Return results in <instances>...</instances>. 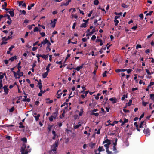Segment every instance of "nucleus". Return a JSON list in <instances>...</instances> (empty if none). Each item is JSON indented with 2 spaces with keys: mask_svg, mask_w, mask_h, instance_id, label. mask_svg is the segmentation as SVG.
<instances>
[{
  "mask_svg": "<svg viewBox=\"0 0 154 154\" xmlns=\"http://www.w3.org/2000/svg\"><path fill=\"white\" fill-rule=\"evenodd\" d=\"M26 144H23L21 149V154H27L28 152H30V149H26Z\"/></svg>",
  "mask_w": 154,
  "mask_h": 154,
  "instance_id": "1",
  "label": "nucleus"
},
{
  "mask_svg": "<svg viewBox=\"0 0 154 154\" xmlns=\"http://www.w3.org/2000/svg\"><path fill=\"white\" fill-rule=\"evenodd\" d=\"M13 72L16 78L19 79L20 77L23 76V72L20 71V69H18L17 72L14 71Z\"/></svg>",
  "mask_w": 154,
  "mask_h": 154,
  "instance_id": "2",
  "label": "nucleus"
},
{
  "mask_svg": "<svg viewBox=\"0 0 154 154\" xmlns=\"http://www.w3.org/2000/svg\"><path fill=\"white\" fill-rule=\"evenodd\" d=\"M143 132L145 134L146 136H148L150 134V131L149 129L148 128L144 129L143 130Z\"/></svg>",
  "mask_w": 154,
  "mask_h": 154,
  "instance_id": "3",
  "label": "nucleus"
},
{
  "mask_svg": "<svg viewBox=\"0 0 154 154\" xmlns=\"http://www.w3.org/2000/svg\"><path fill=\"white\" fill-rule=\"evenodd\" d=\"M66 2H63L61 3V6H67L68 5L69 3L71 2V0H68L66 1Z\"/></svg>",
  "mask_w": 154,
  "mask_h": 154,
  "instance_id": "4",
  "label": "nucleus"
},
{
  "mask_svg": "<svg viewBox=\"0 0 154 154\" xmlns=\"http://www.w3.org/2000/svg\"><path fill=\"white\" fill-rule=\"evenodd\" d=\"M3 88L4 90V91L5 92V94L6 95L8 94V87L7 86H4Z\"/></svg>",
  "mask_w": 154,
  "mask_h": 154,
  "instance_id": "5",
  "label": "nucleus"
},
{
  "mask_svg": "<svg viewBox=\"0 0 154 154\" xmlns=\"http://www.w3.org/2000/svg\"><path fill=\"white\" fill-rule=\"evenodd\" d=\"M109 100L112 102L114 104L116 103L117 102V99L116 98H111L109 99Z\"/></svg>",
  "mask_w": 154,
  "mask_h": 154,
  "instance_id": "6",
  "label": "nucleus"
},
{
  "mask_svg": "<svg viewBox=\"0 0 154 154\" xmlns=\"http://www.w3.org/2000/svg\"><path fill=\"white\" fill-rule=\"evenodd\" d=\"M84 65V64H82L79 66L77 67H76V68H74V69L76 70L77 71H79L81 69H82L83 68Z\"/></svg>",
  "mask_w": 154,
  "mask_h": 154,
  "instance_id": "7",
  "label": "nucleus"
},
{
  "mask_svg": "<svg viewBox=\"0 0 154 154\" xmlns=\"http://www.w3.org/2000/svg\"><path fill=\"white\" fill-rule=\"evenodd\" d=\"M62 93L61 90H59L57 93V95L58 96L57 97V98H59L60 96L61 95Z\"/></svg>",
  "mask_w": 154,
  "mask_h": 154,
  "instance_id": "8",
  "label": "nucleus"
},
{
  "mask_svg": "<svg viewBox=\"0 0 154 154\" xmlns=\"http://www.w3.org/2000/svg\"><path fill=\"white\" fill-rule=\"evenodd\" d=\"M111 143V142L110 140H108V139L105 140L103 142V144H110Z\"/></svg>",
  "mask_w": 154,
  "mask_h": 154,
  "instance_id": "9",
  "label": "nucleus"
},
{
  "mask_svg": "<svg viewBox=\"0 0 154 154\" xmlns=\"http://www.w3.org/2000/svg\"><path fill=\"white\" fill-rule=\"evenodd\" d=\"M58 115V111H56L55 112L53 113L51 116L54 118V119H55Z\"/></svg>",
  "mask_w": 154,
  "mask_h": 154,
  "instance_id": "10",
  "label": "nucleus"
},
{
  "mask_svg": "<svg viewBox=\"0 0 154 154\" xmlns=\"http://www.w3.org/2000/svg\"><path fill=\"white\" fill-rule=\"evenodd\" d=\"M46 103H53V100H50L49 98H47L45 99Z\"/></svg>",
  "mask_w": 154,
  "mask_h": 154,
  "instance_id": "11",
  "label": "nucleus"
},
{
  "mask_svg": "<svg viewBox=\"0 0 154 154\" xmlns=\"http://www.w3.org/2000/svg\"><path fill=\"white\" fill-rule=\"evenodd\" d=\"M98 21L96 19L94 22V24L95 25H100L102 23V21H101L100 22V23H98L97 22H98Z\"/></svg>",
  "mask_w": 154,
  "mask_h": 154,
  "instance_id": "12",
  "label": "nucleus"
},
{
  "mask_svg": "<svg viewBox=\"0 0 154 154\" xmlns=\"http://www.w3.org/2000/svg\"><path fill=\"white\" fill-rule=\"evenodd\" d=\"M17 59V56H14L10 58L9 60L11 61V62H12L14 61L15 60H16Z\"/></svg>",
  "mask_w": 154,
  "mask_h": 154,
  "instance_id": "13",
  "label": "nucleus"
},
{
  "mask_svg": "<svg viewBox=\"0 0 154 154\" xmlns=\"http://www.w3.org/2000/svg\"><path fill=\"white\" fill-rule=\"evenodd\" d=\"M52 134L53 135V137H52V139L53 140H55L56 136V132L54 130H53L52 131Z\"/></svg>",
  "mask_w": 154,
  "mask_h": 154,
  "instance_id": "14",
  "label": "nucleus"
},
{
  "mask_svg": "<svg viewBox=\"0 0 154 154\" xmlns=\"http://www.w3.org/2000/svg\"><path fill=\"white\" fill-rule=\"evenodd\" d=\"M98 150H99V151L101 152L105 151V149L103 146H99L98 148Z\"/></svg>",
  "mask_w": 154,
  "mask_h": 154,
  "instance_id": "15",
  "label": "nucleus"
},
{
  "mask_svg": "<svg viewBox=\"0 0 154 154\" xmlns=\"http://www.w3.org/2000/svg\"><path fill=\"white\" fill-rule=\"evenodd\" d=\"M48 72H46L42 75V77L43 78H45L47 76Z\"/></svg>",
  "mask_w": 154,
  "mask_h": 154,
  "instance_id": "16",
  "label": "nucleus"
},
{
  "mask_svg": "<svg viewBox=\"0 0 154 154\" xmlns=\"http://www.w3.org/2000/svg\"><path fill=\"white\" fill-rule=\"evenodd\" d=\"M95 31V27H94V28H93L92 31L89 32L88 34V35H92V34L94 33Z\"/></svg>",
  "mask_w": 154,
  "mask_h": 154,
  "instance_id": "17",
  "label": "nucleus"
},
{
  "mask_svg": "<svg viewBox=\"0 0 154 154\" xmlns=\"http://www.w3.org/2000/svg\"><path fill=\"white\" fill-rule=\"evenodd\" d=\"M134 125L136 127L137 129V130L139 131H140V129H139L138 128V125L137 122H134Z\"/></svg>",
  "mask_w": 154,
  "mask_h": 154,
  "instance_id": "18",
  "label": "nucleus"
},
{
  "mask_svg": "<svg viewBox=\"0 0 154 154\" xmlns=\"http://www.w3.org/2000/svg\"><path fill=\"white\" fill-rule=\"evenodd\" d=\"M41 44L42 45H45L46 44H47L48 42V40L47 38H45L44 41H42Z\"/></svg>",
  "mask_w": 154,
  "mask_h": 154,
  "instance_id": "19",
  "label": "nucleus"
},
{
  "mask_svg": "<svg viewBox=\"0 0 154 154\" xmlns=\"http://www.w3.org/2000/svg\"><path fill=\"white\" fill-rule=\"evenodd\" d=\"M34 116L35 118V120L37 121L39 119V117L40 116V115L39 114H38L37 116Z\"/></svg>",
  "mask_w": 154,
  "mask_h": 154,
  "instance_id": "20",
  "label": "nucleus"
},
{
  "mask_svg": "<svg viewBox=\"0 0 154 154\" xmlns=\"http://www.w3.org/2000/svg\"><path fill=\"white\" fill-rule=\"evenodd\" d=\"M10 35L8 36V39H9L11 38L12 37V35L13 34V32L12 31L11 32L9 33Z\"/></svg>",
  "mask_w": 154,
  "mask_h": 154,
  "instance_id": "21",
  "label": "nucleus"
},
{
  "mask_svg": "<svg viewBox=\"0 0 154 154\" xmlns=\"http://www.w3.org/2000/svg\"><path fill=\"white\" fill-rule=\"evenodd\" d=\"M58 143L57 141H56L54 144L52 146V147H55L56 148L58 146Z\"/></svg>",
  "mask_w": 154,
  "mask_h": 154,
  "instance_id": "22",
  "label": "nucleus"
},
{
  "mask_svg": "<svg viewBox=\"0 0 154 154\" xmlns=\"http://www.w3.org/2000/svg\"><path fill=\"white\" fill-rule=\"evenodd\" d=\"M51 24L52 27L53 28H54L55 26V24H56V22H53L52 20H51Z\"/></svg>",
  "mask_w": 154,
  "mask_h": 154,
  "instance_id": "23",
  "label": "nucleus"
},
{
  "mask_svg": "<svg viewBox=\"0 0 154 154\" xmlns=\"http://www.w3.org/2000/svg\"><path fill=\"white\" fill-rule=\"evenodd\" d=\"M83 109L82 108H81V109H80V112L79 114V116H81L82 115L83 112Z\"/></svg>",
  "mask_w": 154,
  "mask_h": 154,
  "instance_id": "24",
  "label": "nucleus"
},
{
  "mask_svg": "<svg viewBox=\"0 0 154 154\" xmlns=\"http://www.w3.org/2000/svg\"><path fill=\"white\" fill-rule=\"evenodd\" d=\"M95 143H91L89 144V146L91 148H94L95 146Z\"/></svg>",
  "mask_w": 154,
  "mask_h": 154,
  "instance_id": "25",
  "label": "nucleus"
},
{
  "mask_svg": "<svg viewBox=\"0 0 154 154\" xmlns=\"http://www.w3.org/2000/svg\"><path fill=\"white\" fill-rule=\"evenodd\" d=\"M48 54H47L46 55H42V56H41V57H42V58H43V59H46L47 58H48Z\"/></svg>",
  "mask_w": 154,
  "mask_h": 154,
  "instance_id": "26",
  "label": "nucleus"
},
{
  "mask_svg": "<svg viewBox=\"0 0 154 154\" xmlns=\"http://www.w3.org/2000/svg\"><path fill=\"white\" fill-rule=\"evenodd\" d=\"M100 128H99L98 130H97V129H96V128L95 129V131H97V132H96V133L97 134H100Z\"/></svg>",
  "mask_w": 154,
  "mask_h": 154,
  "instance_id": "27",
  "label": "nucleus"
},
{
  "mask_svg": "<svg viewBox=\"0 0 154 154\" xmlns=\"http://www.w3.org/2000/svg\"><path fill=\"white\" fill-rule=\"evenodd\" d=\"M81 124H79L76 125L74 126V128L75 129H76L78 128H79V127L81 126Z\"/></svg>",
  "mask_w": 154,
  "mask_h": 154,
  "instance_id": "28",
  "label": "nucleus"
},
{
  "mask_svg": "<svg viewBox=\"0 0 154 154\" xmlns=\"http://www.w3.org/2000/svg\"><path fill=\"white\" fill-rule=\"evenodd\" d=\"M41 56H42L41 55L39 54H37L36 57H37V58H38V62H40L39 57H41Z\"/></svg>",
  "mask_w": 154,
  "mask_h": 154,
  "instance_id": "29",
  "label": "nucleus"
},
{
  "mask_svg": "<svg viewBox=\"0 0 154 154\" xmlns=\"http://www.w3.org/2000/svg\"><path fill=\"white\" fill-rule=\"evenodd\" d=\"M144 123V121H141L140 122V125L139 126V128H142L143 126V125Z\"/></svg>",
  "mask_w": 154,
  "mask_h": 154,
  "instance_id": "30",
  "label": "nucleus"
},
{
  "mask_svg": "<svg viewBox=\"0 0 154 154\" xmlns=\"http://www.w3.org/2000/svg\"><path fill=\"white\" fill-rule=\"evenodd\" d=\"M9 12L11 17H13L14 16V12L13 11H10Z\"/></svg>",
  "mask_w": 154,
  "mask_h": 154,
  "instance_id": "31",
  "label": "nucleus"
},
{
  "mask_svg": "<svg viewBox=\"0 0 154 154\" xmlns=\"http://www.w3.org/2000/svg\"><path fill=\"white\" fill-rule=\"evenodd\" d=\"M44 91H43L42 90H40V92L38 94V96H42V94L44 93Z\"/></svg>",
  "mask_w": 154,
  "mask_h": 154,
  "instance_id": "32",
  "label": "nucleus"
},
{
  "mask_svg": "<svg viewBox=\"0 0 154 154\" xmlns=\"http://www.w3.org/2000/svg\"><path fill=\"white\" fill-rule=\"evenodd\" d=\"M94 3L95 5H97L98 4L99 1L98 0H95L94 2Z\"/></svg>",
  "mask_w": 154,
  "mask_h": 154,
  "instance_id": "33",
  "label": "nucleus"
},
{
  "mask_svg": "<svg viewBox=\"0 0 154 154\" xmlns=\"http://www.w3.org/2000/svg\"><path fill=\"white\" fill-rule=\"evenodd\" d=\"M127 98V95H123L122 97L121 100L123 101L124 100L125 98Z\"/></svg>",
  "mask_w": 154,
  "mask_h": 154,
  "instance_id": "34",
  "label": "nucleus"
},
{
  "mask_svg": "<svg viewBox=\"0 0 154 154\" xmlns=\"http://www.w3.org/2000/svg\"><path fill=\"white\" fill-rule=\"evenodd\" d=\"M123 120H124V121H123V125L125 124V123L127 122H128V120L127 119L124 118L123 119Z\"/></svg>",
  "mask_w": 154,
  "mask_h": 154,
  "instance_id": "35",
  "label": "nucleus"
},
{
  "mask_svg": "<svg viewBox=\"0 0 154 154\" xmlns=\"http://www.w3.org/2000/svg\"><path fill=\"white\" fill-rule=\"evenodd\" d=\"M86 26V23H83L81 24L80 26L81 27H84L85 28Z\"/></svg>",
  "mask_w": 154,
  "mask_h": 154,
  "instance_id": "36",
  "label": "nucleus"
},
{
  "mask_svg": "<svg viewBox=\"0 0 154 154\" xmlns=\"http://www.w3.org/2000/svg\"><path fill=\"white\" fill-rule=\"evenodd\" d=\"M20 64L21 62L20 61L17 65V68H18V69H21V66H20Z\"/></svg>",
  "mask_w": 154,
  "mask_h": 154,
  "instance_id": "37",
  "label": "nucleus"
},
{
  "mask_svg": "<svg viewBox=\"0 0 154 154\" xmlns=\"http://www.w3.org/2000/svg\"><path fill=\"white\" fill-rule=\"evenodd\" d=\"M7 3L6 2H4V4L2 5L3 7L2 9H4L5 8V7L7 6Z\"/></svg>",
  "mask_w": 154,
  "mask_h": 154,
  "instance_id": "38",
  "label": "nucleus"
},
{
  "mask_svg": "<svg viewBox=\"0 0 154 154\" xmlns=\"http://www.w3.org/2000/svg\"><path fill=\"white\" fill-rule=\"evenodd\" d=\"M132 102V100H129V102L127 104V105L128 106H130L131 105Z\"/></svg>",
  "mask_w": 154,
  "mask_h": 154,
  "instance_id": "39",
  "label": "nucleus"
},
{
  "mask_svg": "<svg viewBox=\"0 0 154 154\" xmlns=\"http://www.w3.org/2000/svg\"><path fill=\"white\" fill-rule=\"evenodd\" d=\"M110 145V144H105L104 145V146L105 147H106V149H108L109 148V146Z\"/></svg>",
  "mask_w": 154,
  "mask_h": 154,
  "instance_id": "40",
  "label": "nucleus"
},
{
  "mask_svg": "<svg viewBox=\"0 0 154 154\" xmlns=\"http://www.w3.org/2000/svg\"><path fill=\"white\" fill-rule=\"evenodd\" d=\"M122 7L124 8H127L128 7V6L126 5L124 3H123L122 4Z\"/></svg>",
  "mask_w": 154,
  "mask_h": 154,
  "instance_id": "41",
  "label": "nucleus"
},
{
  "mask_svg": "<svg viewBox=\"0 0 154 154\" xmlns=\"http://www.w3.org/2000/svg\"><path fill=\"white\" fill-rule=\"evenodd\" d=\"M106 152L107 153V154H113V153L112 152L110 151L108 149H106Z\"/></svg>",
  "mask_w": 154,
  "mask_h": 154,
  "instance_id": "42",
  "label": "nucleus"
},
{
  "mask_svg": "<svg viewBox=\"0 0 154 154\" xmlns=\"http://www.w3.org/2000/svg\"><path fill=\"white\" fill-rule=\"evenodd\" d=\"M53 126L52 125H49L48 127V129L50 131H51L52 127Z\"/></svg>",
  "mask_w": 154,
  "mask_h": 154,
  "instance_id": "43",
  "label": "nucleus"
},
{
  "mask_svg": "<svg viewBox=\"0 0 154 154\" xmlns=\"http://www.w3.org/2000/svg\"><path fill=\"white\" fill-rule=\"evenodd\" d=\"M39 30V29L37 27H35L33 31L34 32H36L37 31H38Z\"/></svg>",
  "mask_w": 154,
  "mask_h": 154,
  "instance_id": "44",
  "label": "nucleus"
},
{
  "mask_svg": "<svg viewBox=\"0 0 154 154\" xmlns=\"http://www.w3.org/2000/svg\"><path fill=\"white\" fill-rule=\"evenodd\" d=\"M64 116H65V113H64V112H63L62 113L61 115L60 116V119H62Z\"/></svg>",
  "mask_w": 154,
  "mask_h": 154,
  "instance_id": "45",
  "label": "nucleus"
},
{
  "mask_svg": "<svg viewBox=\"0 0 154 154\" xmlns=\"http://www.w3.org/2000/svg\"><path fill=\"white\" fill-rule=\"evenodd\" d=\"M113 150L114 151V152L115 153H116L117 152L116 151L117 150V149L116 147V146H113Z\"/></svg>",
  "mask_w": 154,
  "mask_h": 154,
  "instance_id": "46",
  "label": "nucleus"
},
{
  "mask_svg": "<svg viewBox=\"0 0 154 154\" xmlns=\"http://www.w3.org/2000/svg\"><path fill=\"white\" fill-rule=\"evenodd\" d=\"M21 140L26 143L27 142V139L26 138H23L21 139Z\"/></svg>",
  "mask_w": 154,
  "mask_h": 154,
  "instance_id": "47",
  "label": "nucleus"
},
{
  "mask_svg": "<svg viewBox=\"0 0 154 154\" xmlns=\"http://www.w3.org/2000/svg\"><path fill=\"white\" fill-rule=\"evenodd\" d=\"M95 152V154H100V151H99L98 150H94Z\"/></svg>",
  "mask_w": 154,
  "mask_h": 154,
  "instance_id": "48",
  "label": "nucleus"
},
{
  "mask_svg": "<svg viewBox=\"0 0 154 154\" xmlns=\"http://www.w3.org/2000/svg\"><path fill=\"white\" fill-rule=\"evenodd\" d=\"M14 110V107H12L9 109V111L10 112H12Z\"/></svg>",
  "mask_w": 154,
  "mask_h": 154,
  "instance_id": "49",
  "label": "nucleus"
},
{
  "mask_svg": "<svg viewBox=\"0 0 154 154\" xmlns=\"http://www.w3.org/2000/svg\"><path fill=\"white\" fill-rule=\"evenodd\" d=\"M20 12H21L22 14H23L24 15H25L26 14V12L24 10H20Z\"/></svg>",
  "mask_w": 154,
  "mask_h": 154,
  "instance_id": "50",
  "label": "nucleus"
},
{
  "mask_svg": "<svg viewBox=\"0 0 154 154\" xmlns=\"http://www.w3.org/2000/svg\"><path fill=\"white\" fill-rule=\"evenodd\" d=\"M114 22H115V26H116L118 25V24L119 22V21L118 20H114Z\"/></svg>",
  "mask_w": 154,
  "mask_h": 154,
  "instance_id": "51",
  "label": "nucleus"
},
{
  "mask_svg": "<svg viewBox=\"0 0 154 154\" xmlns=\"http://www.w3.org/2000/svg\"><path fill=\"white\" fill-rule=\"evenodd\" d=\"M100 95V93H98L97 96L95 97V98L96 100H98L99 98V96Z\"/></svg>",
  "mask_w": 154,
  "mask_h": 154,
  "instance_id": "52",
  "label": "nucleus"
},
{
  "mask_svg": "<svg viewBox=\"0 0 154 154\" xmlns=\"http://www.w3.org/2000/svg\"><path fill=\"white\" fill-rule=\"evenodd\" d=\"M139 48H141V46L140 45L137 44L136 46V49H137Z\"/></svg>",
  "mask_w": 154,
  "mask_h": 154,
  "instance_id": "53",
  "label": "nucleus"
},
{
  "mask_svg": "<svg viewBox=\"0 0 154 154\" xmlns=\"http://www.w3.org/2000/svg\"><path fill=\"white\" fill-rule=\"evenodd\" d=\"M11 22H12V21H11V19H10V20H9L6 23H7L10 25V24H11Z\"/></svg>",
  "mask_w": 154,
  "mask_h": 154,
  "instance_id": "54",
  "label": "nucleus"
},
{
  "mask_svg": "<svg viewBox=\"0 0 154 154\" xmlns=\"http://www.w3.org/2000/svg\"><path fill=\"white\" fill-rule=\"evenodd\" d=\"M146 73H147V74L148 75H151V73H150L149 72V70H148V69H146Z\"/></svg>",
  "mask_w": 154,
  "mask_h": 154,
  "instance_id": "55",
  "label": "nucleus"
},
{
  "mask_svg": "<svg viewBox=\"0 0 154 154\" xmlns=\"http://www.w3.org/2000/svg\"><path fill=\"white\" fill-rule=\"evenodd\" d=\"M4 76V75L2 73H0V79H2Z\"/></svg>",
  "mask_w": 154,
  "mask_h": 154,
  "instance_id": "56",
  "label": "nucleus"
},
{
  "mask_svg": "<svg viewBox=\"0 0 154 154\" xmlns=\"http://www.w3.org/2000/svg\"><path fill=\"white\" fill-rule=\"evenodd\" d=\"M92 13H93V11L92 10L91 11H90L89 13L88 14V17H90L91 16Z\"/></svg>",
  "mask_w": 154,
  "mask_h": 154,
  "instance_id": "57",
  "label": "nucleus"
},
{
  "mask_svg": "<svg viewBox=\"0 0 154 154\" xmlns=\"http://www.w3.org/2000/svg\"><path fill=\"white\" fill-rule=\"evenodd\" d=\"M153 11H151L149 12V13H147L146 14V16L151 15L152 14V13Z\"/></svg>",
  "mask_w": 154,
  "mask_h": 154,
  "instance_id": "58",
  "label": "nucleus"
},
{
  "mask_svg": "<svg viewBox=\"0 0 154 154\" xmlns=\"http://www.w3.org/2000/svg\"><path fill=\"white\" fill-rule=\"evenodd\" d=\"M96 36L94 35H93L91 38V39L92 40H95L96 39Z\"/></svg>",
  "mask_w": 154,
  "mask_h": 154,
  "instance_id": "59",
  "label": "nucleus"
},
{
  "mask_svg": "<svg viewBox=\"0 0 154 154\" xmlns=\"http://www.w3.org/2000/svg\"><path fill=\"white\" fill-rule=\"evenodd\" d=\"M154 94H151L150 95V98L152 99V100L154 99Z\"/></svg>",
  "mask_w": 154,
  "mask_h": 154,
  "instance_id": "60",
  "label": "nucleus"
},
{
  "mask_svg": "<svg viewBox=\"0 0 154 154\" xmlns=\"http://www.w3.org/2000/svg\"><path fill=\"white\" fill-rule=\"evenodd\" d=\"M154 84V82H150L149 85H148L150 87H151L152 85Z\"/></svg>",
  "mask_w": 154,
  "mask_h": 154,
  "instance_id": "61",
  "label": "nucleus"
},
{
  "mask_svg": "<svg viewBox=\"0 0 154 154\" xmlns=\"http://www.w3.org/2000/svg\"><path fill=\"white\" fill-rule=\"evenodd\" d=\"M107 72V71H105L103 74V77H105L106 76V73Z\"/></svg>",
  "mask_w": 154,
  "mask_h": 154,
  "instance_id": "62",
  "label": "nucleus"
},
{
  "mask_svg": "<svg viewBox=\"0 0 154 154\" xmlns=\"http://www.w3.org/2000/svg\"><path fill=\"white\" fill-rule=\"evenodd\" d=\"M53 119H54V118L51 116L49 118V120L51 122L53 120Z\"/></svg>",
  "mask_w": 154,
  "mask_h": 154,
  "instance_id": "63",
  "label": "nucleus"
},
{
  "mask_svg": "<svg viewBox=\"0 0 154 154\" xmlns=\"http://www.w3.org/2000/svg\"><path fill=\"white\" fill-rule=\"evenodd\" d=\"M139 17L141 19H143V14H140L139 15Z\"/></svg>",
  "mask_w": 154,
  "mask_h": 154,
  "instance_id": "64",
  "label": "nucleus"
}]
</instances>
